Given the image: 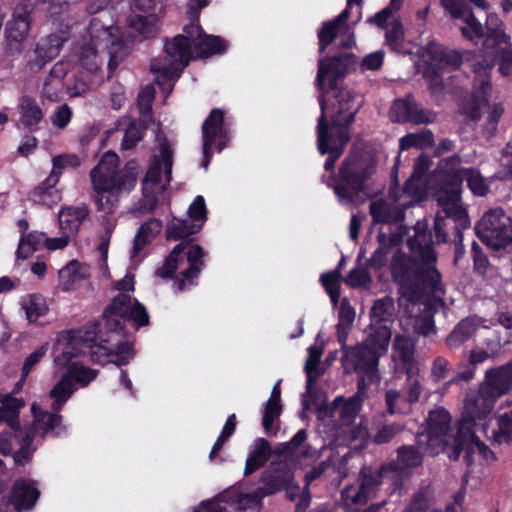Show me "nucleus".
Here are the masks:
<instances>
[{
    "label": "nucleus",
    "mask_w": 512,
    "mask_h": 512,
    "mask_svg": "<svg viewBox=\"0 0 512 512\" xmlns=\"http://www.w3.org/2000/svg\"><path fill=\"white\" fill-rule=\"evenodd\" d=\"M476 232L484 243L495 250L512 243V222L501 208L487 211L476 225Z\"/></svg>",
    "instance_id": "obj_19"
},
{
    "label": "nucleus",
    "mask_w": 512,
    "mask_h": 512,
    "mask_svg": "<svg viewBox=\"0 0 512 512\" xmlns=\"http://www.w3.org/2000/svg\"><path fill=\"white\" fill-rule=\"evenodd\" d=\"M204 251L198 245L187 243L177 244L163 265L157 269L156 274L161 278L170 277L178 268L187 265L181 270V277L174 283L176 290L183 291L194 284L203 266Z\"/></svg>",
    "instance_id": "obj_16"
},
{
    "label": "nucleus",
    "mask_w": 512,
    "mask_h": 512,
    "mask_svg": "<svg viewBox=\"0 0 512 512\" xmlns=\"http://www.w3.org/2000/svg\"><path fill=\"white\" fill-rule=\"evenodd\" d=\"M458 156L443 159L435 173L429 178L427 186L435 190V197L445 217L452 218L458 227L470 226L466 209L461 204V184L465 179L473 194L485 196L489 182L479 171L473 168H460Z\"/></svg>",
    "instance_id": "obj_7"
},
{
    "label": "nucleus",
    "mask_w": 512,
    "mask_h": 512,
    "mask_svg": "<svg viewBox=\"0 0 512 512\" xmlns=\"http://www.w3.org/2000/svg\"><path fill=\"white\" fill-rule=\"evenodd\" d=\"M433 134L429 130H422L418 133H410L400 139V150H406L410 147L426 148L432 146Z\"/></svg>",
    "instance_id": "obj_47"
},
{
    "label": "nucleus",
    "mask_w": 512,
    "mask_h": 512,
    "mask_svg": "<svg viewBox=\"0 0 512 512\" xmlns=\"http://www.w3.org/2000/svg\"><path fill=\"white\" fill-rule=\"evenodd\" d=\"M72 114V109L67 104L60 105L50 116L51 123L53 126L63 129L70 123Z\"/></svg>",
    "instance_id": "obj_56"
},
{
    "label": "nucleus",
    "mask_w": 512,
    "mask_h": 512,
    "mask_svg": "<svg viewBox=\"0 0 512 512\" xmlns=\"http://www.w3.org/2000/svg\"><path fill=\"white\" fill-rule=\"evenodd\" d=\"M512 389V359L497 368L486 371L477 393L465 399L464 412L459 420V433L470 432L472 426L481 425L484 433L497 400Z\"/></svg>",
    "instance_id": "obj_9"
},
{
    "label": "nucleus",
    "mask_w": 512,
    "mask_h": 512,
    "mask_svg": "<svg viewBox=\"0 0 512 512\" xmlns=\"http://www.w3.org/2000/svg\"><path fill=\"white\" fill-rule=\"evenodd\" d=\"M129 27L142 38H149L157 33V17L155 15L135 14L129 18Z\"/></svg>",
    "instance_id": "obj_43"
},
{
    "label": "nucleus",
    "mask_w": 512,
    "mask_h": 512,
    "mask_svg": "<svg viewBox=\"0 0 512 512\" xmlns=\"http://www.w3.org/2000/svg\"><path fill=\"white\" fill-rule=\"evenodd\" d=\"M31 27L30 10L27 5L15 7L11 19L5 27V38L10 47L20 50L21 44L26 40Z\"/></svg>",
    "instance_id": "obj_24"
},
{
    "label": "nucleus",
    "mask_w": 512,
    "mask_h": 512,
    "mask_svg": "<svg viewBox=\"0 0 512 512\" xmlns=\"http://www.w3.org/2000/svg\"><path fill=\"white\" fill-rule=\"evenodd\" d=\"M59 237H47L45 235L44 247L49 251L61 250L73 240L68 234L60 233Z\"/></svg>",
    "instance_id": "obj_61"
},
{
    "label": "nucleus",
    "mask_w": 512,
    "mask_h": 512,
    "mask_svg": "<svg viewBox=\"0 0 512 512\" xmlns=\"http://www.w3.org/2000/svg\"><path fill=\"white\" fill-rule=\"evenodd\" d=\"M39 495L40 492L33 483L19 480L13 486L10 503L18 512L31 509L37 502Z\"/></svg>",
    "instance_id": "obj_29"
},
{
    "label": "nucleus",
    "mask_w": 512,
    "mask_h": 512,
    "mask_svg": "<svg viewBox=\"0 0 512 512\" xmlns=\"http://www.w3.org/2000/svg\"><path fill=\"white\" fill-rule=\"evenodd\" d=\"M47 351L48 343H45L25 358L22 366V373L24 377L29 375L33 367L39 363V361L46 355Z\"/></svg>",
    "instance_id": "obj_57"
},
{
    "label": "nucleus",
    "mask_w": 512,
    "mask_h": 512,
    "mask_svg": "<svg viewBox=\"0 0 512 512\" xmlns=\"http://www.w3.org/2000/svg\"><path fill=\"white\" fill-rule=\"evenodd\" d=\"M473 63V70L476 75L475 91L470 102L463 104V112L472 120L480 118V110L487 104V95L491 90L488 70L498 59L499 71L504 76H509L512 70V49L509 41L503 45H497L487 51L481 52Z\"/></svg>",
    "instance_id": "obj_12"
},
{
    "label": "nucleus",
    "mask_w": 512,
    "mask_h": 512,
    "mask_svg": "<svg viewBox=\"0 0 512 512\" xmlns=\"http://www.w3.org/2000/svg\"><path fill=\"white\" fill-rule=\"evenodd\" d=\"M363 397L364 389L359 388L355 395L347 399L337 397L331 404L320 405L317 409V417L323 422L332 423L348 440L364 441L369 437L367 423L361 421L359 425L353 426L361 409Z\"/></svg>",
    "instance_id": "obj_15"
},
{
    "label": "nucleus",
    "mask_w": 512,
    "mask_h": 512,
    "mask_svg": "<svg viewBox=\"0 0 512 512\" xmlns=\"http://www.w3.org/2000/svg\"><path fill=\"white\" fill-rule=\"evenodd\" d=\"M236 428V418L235 415L232 414L228 417L224 427L222 428V431L217 438L211 452H210V459L214 460L216 454L221 450L222 446L226 442V440L234 433Z\"/></svg>",
    "instance_id": "obj_52"
},
{
    "label": "nucleus",
    "mask_w": 512,
    "mask_h": 512,
    "mask_svg": "<svg viewBox=\"0 0 512 512\" xmlns=\"http://www.w3.org/2000/svg\"><path fill=\"white\" fill-rule=\"evenodd\" d=\"M394 310V300L392 297L386 296L376 300L370 312L372 324L370 325L369 332H371L372 326H387L384 323L389 322L393 318Z\"/></svg>",
    "instance_id": "obj_41"
},
{
    "label": "nucleus",
    "mask_w": 512,
    "mask_h": 512,
    "mask_svg": "<svg viewBox=\"0 0 512 512\" xmlns=\"http://www.w3.org/2000/svg\"><path fill=\"white\" fill-rule=\"evenodd\" d=\"M478 327L489 328L486 321L480 317L473 316L462 320L447 338V344L451 348L459 347L463 342L469 339Z\"/></svg>",
    "instance_id": "obj_32"
},
{
    "label": "nucleus",
    "mask_w": 512,
    "mask_h": 512,
    "mask_svg": "<svg viewBox=\"0 0 512 512\" xmlns=\"http://www.w3.org/2000/svg\"><path fill=\"white\" fill-rule=\"evenodd\" d=\"M361 0H347V7L331 21L324 22L318 31L319 50L322 53L333 41H337L341 47H352L354 44V33L347 24L349 9L353 5H359Z\"/></svg>",
    "instance_id": "obj_21"
},
{
    "label": "nucleus",
    "mask_w": 512,
    "mask_h": 512,
    "mask_svg": "<svg viewBox=\"0 0 512 512\" xmlns=\"http://www.w3.org/2000/svg\"><path fill=\"white\" fill-rule=\"evenodd\" d=\"M162 230V222L158 219H150L144 223L138 230L132 250V258L138 256V254L144 249L145 245L150 242L156 235Z\"/></svg>",
    "instance_id": "obj_39"
},
{
    "label": "nucleus",
    "mask_w": 512,
    "mask_h": 512,
    "mask_svg": "<svg viewBox=\"0 0 512 512\" xmlns=\"http://www.w3.org/2000/svg\"><path fill=\"white\" fill-rule=\"evenodd\" d=\"M371 282V277L366 268L356 267L352 269L347 277L345 283L353 288L363 287Z\"/></svg>",
    "instance_id": "obj_55"
},
{
    "label": "nucleus",
    "mask_w": 512,
    "mask_h": 512,
    "mask_svg": "<svg viewBox=\"0 0 512 512\" xmlns=\"http://www.w3.org/2000/svg\"><path fill=\"white\" fill-rule=\"evenodd\" d=\"M26 378L22 373L11 394H0V423L5 422L11 433H13V437L11 434H0V453L3 455L11 454L14 447L13 441L17 442L19 448L13 457L15 463L19 465H24L31 459L37 446L46 436H58L65 431L62 417L57 412L71 398L70 396L59 409H56L53 407L54 399L50 395L51 392H49V397L52 399L51 409L54 413L43 411L36 403H33L31 405L33 422L28 427L20 429L19 410L24 407L25 402L23 399L17 398L12 394H17L22 390ZM54 387L55 385L51 389Z\"/></svg>",
    "instance_id": "obj_5"
},
{
    "label": "nucleus",
    "mask_w": 512,
    "mask_h": 512,
    "mask_svg": "<svg viewBox=\"0 0 512 512\" xmlns=\"http://www.w3.org/2000/svg\"><path fill=\"white\" fill-rule=\"evenodd\" d=\"M341 182L333 189L342 205L358 203L359 193L363 189L366 174L358 157L347 158L340 168Z\"/></svg>",
    "instance_id": "obj_20"
},
{
    "label": "nucleus",
    "mask_w": 512,
    "mask_h": 512,
    "mask_svg": "<svg viewBox=\"0 0 512 512\" xmlns=\"http://www.w3.org/2000/svg\"><path fill=\"white\" fill-rule=\"evenodd\" d=\"M62 44V38L54 34L41 39L34 51V58L29 61L31 69L40 70L49 61L57 57L62 48Z\"/></svg>",
    "instance_id": "obj_28"
},
{
    "label": "nucleus",
    "mask_w": 512,
    "mask_h": 512,
    "mask_svg": "<svg viewBox=\"0 0 512 512\" xmlns=\"http://www.w3.org/2000/svg\"><path fill=\"white\" fill-rule=\"evenodd\" d=\"M400 431L401 427L399 425H386L377 432V434L374 436L373 441L377 444L387 443L393 437H395Z\"/></svg>",
    "instance_id": "obj_62"
},
{
    "label": "nucleus",
    "mask_w": 512,
    "mask_h": 512,
    "mask_svg": "<svg viewBox=\"0 0 512 512\" xmlns=\"http://www.w3.org/2000/svg\"><path fill=\"white\" fill-rule=\"evenodd\" d=\"M411 370V372L405 371L407 374L406 390L408 399L414 403L419 400L422 393V379L419 375V367Z\"/></svg>",
    "instance_id": "obj_51"
},
{
    "label": "nucleus",
    "mask_w": 512,
    "mask_h": 512,
    "mask_svg": "<svg viewBox=\"0 0 512 512\" xmlns=\"http://www.w3.org/2000/svg\"><path fill=\"white\" fill-rule=\"evenodd\" d=\"M431 160L428 156L421 155L414 164V172L411 176V178L407 181L404 187L405 193L411 192V186L414 184L415 181H419L423 175L425 174L426 170L430 167Z\"/></svg>",
    "instance_id": "obj_54"
},
{
    "label": "nucleus",
    "mask_w": 512,
    "mask_h": 512,
    "mask_svg": "<svg viewBox=\"0 0 512 512\" xmlns=\"http://www.w3.org/2000/svg\"><path fill=\"white\" fill-rule=\"evenodd\" d=\"M20 306L30 323L36 322L48 311L46 300L41 294H27L23 296L20 300Z\"/></svg>",
    "instance_id": "obj_38"
},
{
    "label": "nucleus",
    "mask_w": 512,
    "mask_h": 512,
    "mask_svg": "<svg viewBox=\"0 0 512 512\" xmlns=\"http://www.w3.org/2000/svg\"><path fill=\"white\" fill-rule=\"evenodd\" d=\"M391 118L396 122L420 124L433 122L435 114L419 108L412 98H405L394 102L391 108Z\"/></svg>",
    "instance_id": "obj_26"
},
{
    "label": "nucleus",
    "mask_w": 512,
    "mask_h": 512,
    "mask_svg": "<svg viewBox=\"0 0 512 512\" xmlns=\"http://www.w3.org/2000/svg\"><path fill=\"white\" fill-rule=\"evenodd\" d=\"M82 160L75 154H62L53 157L52 171L48 176V183L57 184L62 171L67 168H76L81 164Z\"/></svg>",
    "instance_id": "obj_44"
},
{
    "label": "nucleus",
    "mask_w": 512,
    "mask_h": 512,
    "mask_svg": "<svg viewBox=\"0 0 512 512\" xmlns=\"http://www.w3.org/2000/svg\"><path fill=\"white\" fill-rule=\"evenodd\" d=\"M323 347L314 344L308 348V356L305 362V372L307 375L306 392L303 394V407L305 410H310V405L307 401V395L310 393L313 381L322 374L319 368L320 359L322 357Z\"/></svg>",
    "instance_id": "obj_33"
},
{
    "label": "nucleus",
    "mask_w": 512,
    "mask_h": 512,
    "mask_svg": "<svg viewBox=\"0 0 512 512\" xmlns=\"http://www.w3.org/2000/svg\"><path fill=\"white\" fill-rule=\"evenodd\" d=\"M392 357L397 365L404 371L411 372V369L419 367L414 360V343L406 336H396L393 344Z\"/></svg>",
    "instance_id": "obj_31"
},
{
    "label": "nucleus",
    "mask_w": 512,
    "mask_h": 512,
    "mask_svg": "<svg viewBox=\"0 0 512 512\" xmlns=\"http://www.w3.org/2000/svg\"><path fill=\"white\" fill-rule=\"evenodd\" d=\"M189 218L193 221H200L202 226L206 220L205 200L202 196H197L188 209Z\"/></svg>",
    "instance_id": "obj_59"
},
{
    "label": "nucleus",
    "mask_w": 512,
    "mask_h": 512,
    "mask_svg": "<svg viewBox=\"0 0 512 512\" xmlns=\"http://www.w3.org/2000/svg\"><path fill=\"white\" fill-rule=\"evenodd\" d=\"M403 27L400 23H394L386 32V43L396 52H405L403 48Z\"/></svg>",
    "instance_id": "obj_53"
},
{
    "label": "nucleus",
    "mask_w": 512,
    "mask_h": 512,
    "mask_svg": "<svg viewBox=\"0 0 512 512\" xmlns=\"http://www.w3.org/2000/svg\"><path fill=\"white\" fill-rule=\"evenodd\" d=\"M119 164L116 153L106 152L90 171L94 202L97 210L105 214L100 219L98 246L105 264L110 237L117 224L113 213L119 205L120 198L134 189L138 179L139 167L136 162L127 163L122 170H119Z\"/></svg>",
    "instance_id": "obj_6"
},
{
    "label": "nucleus",
    "mask_w": 512,
    "mask_h": 512,
    "mask_svg": "<svg viewBox=\"0 0 512 512\" xmlns=\"http://www.w3.org/2000/svg\"><path fill=\"white\" fill-rule=\"evenodd\" d=\"M154 96L155 88L152 84L147 85L140 91L138 96V107L143 117L150 113Z\"/></svg>",
    "instance_id": "obj_58"
},
{
    "label": "nucleus",
    "mask_w": 512,
    "mask_h": 512,
    "mask_svg": "<svg viewBox=\"0 0 512 512\" xmlns=\"http://www.w3.org/2000/svg\"><path fill=\"white\" fill-rule=\"evenodd\" d=\"M59 286L63 291H70L76 285L90 277V267L78 260H71L59 270Z\"/></svg>",
    "instance_id": "obj_30"
},
{
    "label": "nucleus",
    "mask_w": 512,
    "mask_h": 512,
    "mask_svg": "<svg viewBox=\"0 0 512 512\" xmlns=\"http://www.w3.org/2000/svg\"><path fill=\"white\" fill-rule=\"evenodd\" d=\"M226 41L218 36L204 35L198 23H192L184 28V34L175 36L165 44L166 64L153 62L151 69L158 73L156 84L164 90L171 91L173 82L196 57H208L226 50Z\"/></svg>",
    "instance_id": "obj_8"
},
{
    "label": "nucleus",
    "mask_w": 512,
    "mask_h": 512,
    "mask_svg": "<svg viewBox=\"0 0 512 512\" xmlns=\"http://www.w3.org/2000/svg\"><path fill=\"white\" fill-rule=\"evenodd\" d=\"M291 480V473L287 471L281 477L275 476L274 480L268 483L266 487L258 488L253 493L242 494L238 493L235 489H228L216 498L201 503L199 509L195 512H226L225 507L221 506V502L230 503L238 510L257 508L265 496L273 494L282 487L289 485Z\"/></svg>",
    "instance_id": "obj_17"
},
{
    "label": "nucleus",
    "mask_w": 512,
    "mask_h": 512,
    "mask_svg": "<svg viewBox=\"0 0 512 512\" xmlns=\"http://www.w3.org/2000/svg\"><path fill=\"white\" fill-rule=\"evenodd\" d=\"M88 214L89 211L85 205L62 208L58 213L60 233L68 234L74 239Z\"/></svg>",
    "instance_id": "obj_27"
},
{
    "label": "nucleus",
    "mask_w": 512,
    "mask_h": 512,
    "mask_svg": "<svg viewBox=\"0 0 512 512\" xmlns=\"http://www.w3.org/2000/svg\"><path fill=\"white\" fill-rule=\"evenodd\" d=\"M45 233L39 231H32L23 234L19 240L17 249L18 259H27L41 246H44Z\"/></svg>",
    "instance_id": "obj_42"
},
{
    "label": "nucleus",
    "mask_w": 512,
    "mask_h": 512,
    "mask_svg": "<svg viewBox=\"0 0 512 512\" xmlns=\"http://www.w3.org/2000/svg\"><path fill=\"white\" fill-rule=\"evenodd\" d=\"M200 228L201 225L190 224L188 220L173 219L168 225L167 236L168 238L177 240L197 233Z\"/></svg>",
    "instance_id": "obj_48"
},
{
    "label": "nucleus",
    "mask_w": 512,
    "mask_h": 512,
    "mask_svg": "<svg viewBox=\"0 0 512 512\" xmlns=\"http://www.w3.org/2000/svg\"><path fill=\"white\" fill-rule=\"evenodd\" d=\"M280 395V383L278 382L272 389L263 413L262 424L268 434L272 433L273 423L281 414Z\"/></svg>",
    "instance_id": "obj_40"
},
{
    "label": "nucleus",
    "mask_w": 512,
    "mask_h": 512,
    "mask_svg": "<svg viewBox=\"0 0 512 512\" xmlns=\"http://www.w3.org/2000/svg\"><path fill=\"white\" fill-rule=\"evenodd\" d=\"M156 141V153L142 182L143 200L140 207L133 212L146 213L152 211L171 181L172 144L160 134L157 135Z\"/></svg>",
    "instance_id": "obj_14"
},
{
    "label": "nucleus",
    "mask_w": 512,
    "mask_h": 512,
    "mask_svg": "<svg viewBox=\"0 0 512 512\" xmlns=\"http://www.w3.org/2000/svg\"><path fill=\"white\" fill-rule=\"evenodd\" d=\"M479 8L486 9V0H470ZM444 7L450 12L451 16L462 22L460 29L464 37L474 40L483 36L482 25L474 17L468 6L461 0H442Z\"/></svg>",
    "instance_id": "obj_23"
},
{
    "label": "nucleus",
    "mask_w": 512,
    "mask_h": 512,
    "mask_svg": "<svg viewBox=\"0 0 512 512\" xmlns=\"http://www.w3.org/2000/svg\"><path fill=\"white\" fill-rule=\"evenodd\" d=\"M89 88L90 83L83 76H79L67 87V92L70 97H78L85 94Z\"/></svg>",
    "instance_id": "obj_64"
},
{
    "label": "nucleus",
    "mask_w": 512,
    "mask_h": 512,
    "mask_svg": "<svg viewBox=\"0 0 512 512\" xmlns=\"http://www.w3.org/2000/svg\"><path fill=\"white\" fill-rule=\"evenodd\" d=\"M509 41L503 29V22L496 14H489L486 20V38L483 44V51H487L497 45H503Z\"/></svg>",
    "instance_id": "obj_37"
},
{
    "label": "nucleus",
    "mask_w": 512,
    "mask_h": 512,
    "mask_svg": "<svg viewBox=\"0 0 512 512\" xmlns=\"http://www.w3.org/2000/svg\"><path fill=\"white\" fill-rule=\"evenodd\" d=\"M340 276L339 270H333L324 273L321 276L322 285L326 289L334 305L338 303L340 298Z\"/></svg>",
    "instance_id": "obj_50"
},
{
    "label": "nucleus",
    "mask_w": 512,
    "mask_h": 512,
    "mask_svg": "<svg viewBox=\"0 0 512 512\" xmlns=\"http://www.w3.org/2000/svg\"><path fill=\"white\" fill-rule=\"evenodd\" d=\"M90 41L80 45L76 53L80 64L89 71H96L102 61L99 54V46L108 49V68L113 71L118 66L119 60L124 56V47L127 39L118 27H102L97 19L92 20L89 27Z\"/></svg>",
    "instance_id": "obj_13"
},
{
    "label": "nucleus",
    "mask_w": 512,
    "mask_h": 512,
    "mask_svg": "<svg viewBox=\"0 0 512 512\" xmlns=\"http://www.w3.org/2000/svg\"><path fill=\"white\" fill-rule=\"evenodd\" d=\"M134 276L126 274L116 281L114 288L119 294L104 311V328L110 331L107 337L96 335V325L92 331L61 332L53 345V368L60 378L55 383L50 395L54 399L53 407L59 409L74 394L77 386L86 387L96 379L98 371L85 366L80 358L89 350L91 358L98 364L113 363L126 365L134 356L132 345L120 341V330L125 321H132L137 326L149 321L145 307L132 298Z\"/></svg>",
    "instance_id": "obj_1"
},
{
    "label": "nucleus",
    "mask_w": 512,
    "mask_h": 512,
    "mask_svg": "<svg viewBox=\"0 0 512 512\" xmlns=\"http://www.w3.org/2000/svg\"><path fill=\"white\" fill-rule=\"evenodd\" d=\"M420 223L415 228L416 235L408 240L413 257H408L398 250L402 241L403 232L386 234L379 232L378 248L370 258V265L380 269L388 263L392 255L391 273L399 286V305L413 307L420 300L422 294L441 291V276L435 268L436 256L434 250L427 242V234L422 231Z\"/></svg>",
    "instance_id": "obj_2"
},
{
    "label": "nucleus",
    "mask_w": 512,
    "mask_h": 512,
    "mask_svg": "<svg viewBox=\"0 0 512 512\" xmlns=\"http://www.w3.org/2000/svg\"><path fill=\"white\" fill-rule=\"evenodd\" d=\"M17 108L20 114L19 121L26 128L34 129L42 121L43 112L35 99L22 96Z\"/></svg>",
    "instance_id": "obj_36"
},
{
    "label": "nucleus",
    "mask_w": 512,
    "mask_h": 512,
    "mask_svg": "<svg viewBox=\"0 0 512 512\" xmlns=\"http://www.w3.org/2000/svg\"><path fill=\"white\" fill-rule=\"evenodd\" d=\"M408 203H399L391 192L388 198L378 199L370 204L369 211L374 223L397 224L403 219Z\"/></svg>",
    "instance_id": "obj_25"
},
{
    "label": "nucleus",
    "mask_w": 512,
    "mask_h": 512,
    "mask_svg": "<svg viewBox=\"0 0 512 512\" xmlns=\"http://www.w3.org/2000/svg\"><path fill=\"white\" fill-rule=\"evenodd\" d=\"M56 184L48 183V178L33 191V199L46 206H53L61 201V193L54 188Z\"/></svg>",
    "instance_id": "obj_46"
},
{
    "label": "nucleus",
    "mask_w": 512,
    "mask_h": 512,
    "mask_svg": "<svg viewBox=\"0 0 512 512\" xmlns=\"http://www.w3.org/2000/svg\"><path fill=\"white\" fill-rule=\"evenodd\" d=\"M355 63L352 53L319 60L316 84L322 95L321 115L317 125V145L321 154H329L325 170H331L349 141L347 126L354 120L358 103L349 90L339 87V80Z\"/></svg>",
    "instance_id": "obj_3"
},
{
    "label": "nucleus",
    "mask_w": 512,
    "mask_h": 512,
    "mask_svg": "<svg viewBox=\"0 0 512 512\" xmlns=\"http://www.w3.org/2000/svg\"><path fill=\"white\" fill-rule=\"evenodd\" d=\"M384 61V53L382 51H375L366 55L362 62L361 67L363 70H378Z\"/></svg>",
    "instance_id": "obj_63"
},
{
    "label": "nucleus",
    "mask_w": 512,
    "mask_h": 512,
    "mask_svg": "<svg viewBox=\"0 0 512 512\" xmlns=\"http://www.w3.org/2000/svg\"><path fill=\"white\" fill-rule=\"evenodd\" d=\"M386 403L391 414L407 413L412 404L407 396L402 395L395 389H390L386 392Z\"/></svg>",
    "instance_id": "obj_49"
},
{
    "label": "nucleus",
    "mask_w": 512,
    "mask_h": 512,
    "mask_svg": "<svg viewBox=\"0 0 512 512\" xmlns=\"http://www.w3.org/2000/svg\"><path fill=\"white\" fill-rule=\"evenodd\" d=\"M492 416L486 425L484 433L479 421L477 426H472L470 432L459 433V424L455 433L450 431V414L442 407L432 410L428 416L427 433L418 435V444L426 446L431 454H439L442 451L450 450L448 453L451 459L457 460L461 451H466L465 461L468 465L472 462L474 455H479L485 460L493 458L492 451L485 445L478 435L482 433L487 439L496 443L512 442V410L499 416L498 430H492L488 434V426Z\"/></svg>",
    "instance_id": "obj_4"
},
{
    "label": "nucleus",
    "mask_w": 512,
    "mask_h": 512,
    "mask_svg": "<svg viewBox=\"0 0 512 512\" xmlns=\"http://www.w3.org/2000/svg\"><path fill=\"white\" fill-rule=\"evenodd\" d=\"M434 503V490L430 486L421 488L403 512H429Z\"/></svg>",
    "instance_id": "obj_45"
},
{
    "label": "nucleus",
    "mask_w": 512,
    "mask_h": 512,
    "mask_svg": "<svg viewBox=\"0 0 512 512\" xmlns=\"http://www.w3.org/2000/svg\"><path fill=\"white\" fill-rule=\"evenodd\" d=\"M223 112L220 109H213L202 127L203 154L205 161L203 167H208L212 150L220 152L226 145L227 134L223 127Z\"/></svg>",
    "instance_id": "obj_22"
},
{
    "label": "nucleus",
    "mask_w": 512,
    "mask_h": 512,
    "mask_svg": "<svg viewBox=\"0 0 512 512\" xmlns=\"http://www.w3.org/2000/svg\"><path fill=\"white\" fill-rule=\"evenodd\" d=\"M422 463V456L413 446H403L398 449V456L395 462L381 467L378 471L370 468L361 469L358 484L350 485L342 491V500L347 506L365 504L375 496L379 485L388 473H403L408 469L419 466Z\"/></svg>",
    "instance_id": "obj_11"
},
{
    "label": "nucleus",
    "mask_w": 512,
    "mask_h": 512,
    "mask_svg": "<svg viewBox=\"0 0 512 512\" xmlns=\"http://www.w3.org/2000/svg\"><path fill=\"white\" fill-rule=\"evenodd\" d=\"M462 62L461 55L455 50H448L440 44L430 43L421 50L418 68L428 80L432 90L442 87L443 79L440 72L445 68L455 69Z\"/></svg>",
    "instance_id": "obj_18"
},
{
    "label": "nucleus",
    "mask_w": 512,
    "mask_h": 512,
    "mask_svg": "<svg viewBox=\"0 0 512 512\" xmlns=\"http://www.w3.org/2000/svg\"><path fill=\"white\" fill-rule=\"evenodd\" d=\"M129 122V127L125 130V134L122 141V148L123 149H130L132 148L137 141H139L142 138V131L137 126L136 123L131 122L129 119L127 120Z\"/></svg>",
    "instance_id": "obj_60"
},
{
    "label": "nucleus",
    "mask_w": 512,
    "mask_h": 512,
    "mask_svg": "<svg viewBox=\"0 0 512 512\" xmlns=\"http://www.w3.org/2000/svg\"><path fill=\"white\" fill-rule=\"evenodd\" d=\"M66 74V67L63 63L53 66L49 77L45 80L42 96L50 102H58L62 95V77Z\"/></svg>",
    "instance_id": "obj_34"
},
{
    "label": "nucleus",
    "mask_w": 512,
    "mask_h": 512,
    "mask_svg": "<svg viewBox=\"0 0 512 512\" xmlns=\"http://www.w3.org/2000/svg\"><path fill=\"white\" fill-rule=\"evenodd\" d=\"M271 453V447L267 440L264 438H257L249 451L248 457L246 459V465L244 473L245 475H250L268 460Z\"/></svg>",
    "instance_id": "obj_35"
},
{
    "label": "nucleus",
    "mask_w": 512,
    "mask_h": 512,
    "mask_svg": "<svg viewBox=\"0 0 512 512\" xmlns=\"http://www.w3.org/2000/svg\"><path fill=\"white\" fill-rule=\"evenodd\" d=\"M390 339L391 329L388 326H372L365 341L344 349L343 367L347 372L359 375V389H365L367 380H378L379 358L386 354Z\"/></svg>",
    "instance_id": "obj_10"
}]
</instances>
